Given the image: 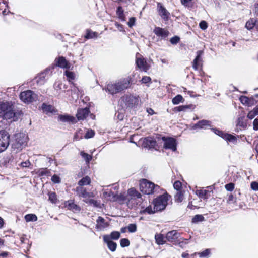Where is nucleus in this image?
I'll use <instances>...</instances> for the list:
<instances>
[{
  "label": "nucleus",
  "instance_id": "09e8293b",
  "mask_svg": "<svg viewBox=\"0 0 258 258\" xmlns=\"http://www.w3.org/2000/svg\"><path fill=\"white\" fill-rule=\"evenodd\" d=\"M192 0H181V4L185 7L190 8L193 6Z\"/></svg>",
  "mask_w": 258,
  "mask_h": 258
},
{
  "label": "nucleus",
  "instance_id": "c03bdc74",
  "mask_svg": "<svg viewBox=\"0 0 258 258\" xmlns=\"http://www.w3.org/2000/svg\"><path fill=\"white\" fill-rule=\"evenodd\" d=\"M128 192L130 196L133 197L140 198L141 195L138 193L135 189L131 188L128 190Z\"/></svg>",
  "mask_w": 258,
  "mask_h": 258
},
{
  "label": "nucleus",
  "instance_id": "8fccbe9b",
  "mask_svg": "<svg viewBox=\"0 0 258 258\" xmlns=\"http://www.w3.org/2000/svg\"><path fill=\"white\" fill-rule=\"evenodd\" d=\"M240 102L245 105H249V99L248 97L245 96H242L240 97Z\"/></svg>",
  "mask_w": 258,
  "mask_h": 258
},
{
  "label": "nucleus",
  "instance_id": "052dcab7",
  "mask_svg": "<svg viewBox=\"0 0 258 258\" xmlns=\"http://www.w3.org/2000/svg\"><path fill=\"white\" fill-rule=\"evenodd\" d=\"M255 116H256V114L254 110L253 109L248 112L247 117L250 119H252L255 117Z\"/></svg>",
  "mask_w": 258,
  "mask_h": 258
},
{
  "label": "nucleus",
  "instance_id": "5701e85b",
  "mask_svg": "<svg viewBox=\"0 0 258 258\" xmlns=\"http://www.w3.org/2000/svg\"><path fill=\"white\" fill-rule=\"evenodd\" d=\"M65 207L67 208L68 209L71 210L74 212H79L81 210L80 207L75 204L74 201L72 200L67 201L65 203Z\"/></svg>",
  "mask_w": 258,
  "mask_h": 258
},
{
  "label": "nucleus",
  "instance_id": "f3484780",
  "mask_svg": "<svg viewBox=\"0 0 258 258\" xmlns=\"http://www.w3.org/2000/svg\"><path fill=\"white\" fill-rule=\"evenodd\" d=\"M154 33L161 39H165L169 35V31L159 27H155L153 30Z\"/></svg>",
  "mask_w": 258,
  "mask_h": 258
},
{
  "label": "nucleus",
  "instance_id": "774afa93",
  "mask_svg": "<svg viewBox=\"0 0 258 258\" xmlns=\"http://www.w3.org/2000/svg\"><path fill=\"white\" fill-rule=\"evenodd\" d=\"M254 13L255 16H258V3L254 4Z\"/></svg>",
  "mask_w": 258,
  "mask_h": 258
},
{
  "label": "nucleus",
  "instance_id": "412c9836",
  "mask_svg": "<svg viewBox=\"0 0 258 258\" xmlns=\"http://www.w3.org/2000/svg\"><path fill=\"white\" fill-rule=\"evenodd\" d=\"M89 112V109L87 107L78 109L76 115L78 119L84 120L88 115Z\"/></svg>",
  "mask_w": 258,
  "mask_h": 258
},
{
  "label": "nucleus",
  "instance_id": "39448f33",
  "mask_svg": "<svg viewBox=\"0 0 258 258\" xmlns=\"http://www.w3.org/2000/svg\"><path fill=\"white\" fill-rule=\"evenodd\" d=\"M169 198H170V196L166 192L154 199L153 204L154 206L155 210L159 212L164 210L167 206Z\"/></svg>",
  "mask_w": 258,
  "mask_h": 258
},
{
  "label": "nucleus",
  "instance_id": "58836bf2",
  "mask_svg": "<svg viewBox=\"0 0 258 258\" xmlns=\"http://www.w3.org/2000/svg\"><path fill=\"white\" fill-rule=\"evenodd\" d=\"M208 192L207 190H197L196 191V194L199 196V198L203 199H207L206 196Z\"/></svg>",
  "mask_w": 258,
  "mask_h": 258
},
{
  "label": "nucleus",
  "instance_id": "7c9ffc66",
  "mask_svg": "<svg viewBox=\"0 0 258 258\" xmlns=\"http://www.w3.org/2000/svg\"><path fill=\"white\" fill-rule=\"evenodd\" d=\"M116 15H117L118 18L122 21H125V17L124 15V10L122 9V7L121 6H119L117 8L116 10Z\"/></svg>",
  "mask_w": 258,
  "mask_h": 258
},
{
  "label": "nucleus",
  "instance_id": "7ed1b4c3",
  "mask_svg": "<svg viewBox=\"0 0 258 258\" xmlns=\"http://www.w3.org/2000/svg\"><path fill=\"white\" fill-rule=\"evenodd\" d=\"M140 189L143 194L151 195L158 193L160 187L158 185L155 184L146 179H143L140 182Z\"/></svg>",
  "mask_w": 258,
  "mask_h": 258
},
{
  "label": "nucleus",
  "instance_id": "a211bd4d",
  "mask_svg": "<svg viewBox=\"0 0 258 258\" xmlns=\"http://www.w3.org/2000/svg\"><path fill=\"white\" fill-rule=\"evenodd\" d=\"M109 223L105 221L104 218L99 216L96 220V229L102 231L109 226Z\"/></svg>",
  "mask_w": 258,
  "mask_h": 258
},
{
  "label": "nucleus",
  "instance_id": "aec40b11",
  "mask_svg": "<svg viewBox=\"0 0 258 258\" xmlns=\"http://www.w3.org/2000/svg\"><path fill=\"white\" fill-rule=\"evenodd\" d=\"M196 53L197 56L192 62V68L196 71L198 70L200 63L202 62V56L204 52L203 50H198Z\"/></svg>",
  "mask_w": 258,
  "mask_h": 258
},
{
  "label": "nucleus",
  "instance_id": "13d9d810",
  "mask_svg": "<svg viewBox=\"0 0 258 258\" xmlns=\"http://www.w3.org/2000/svg\"><path fill=\"white\" fill-rule=\"evenodd\" d=\"M199 27L202 30H205L208 27L207 23L205 21H202L199 24Z\"/></svg>",
  "mask_w": 258,
  "mask_h": 258
},
{
  "label": "nucleus",
  "instance_id": "864d4df0",
  "mask_svg": "<svg viewBox=\"0 0 258 258\" xmlns=\"http://www.w3.org/2000/svg\"><path fill=\"white\" fill-rule=\"evenodd\" d=\"M180 41V38L177 36H175L171 38L170 40V43L173 45L177 44Z\"/></svg>",
  "mask_w": 258,
  "mask_h": 258
},
{
  "label": "nucleus",
  "instance_id": "473e14b6",
  "mask_svg": "<svg viewBox=\"0 0 258 258\" xmlns=\"http://www.w3.org/2000/svg\"><path fill=\"white\" fill-rule=\"evenodd\" d=\"M256 20L254 19H250L245 24V27L249 30L252 29L256 25Z\"/></svg>",
  "mask_w": 258,
  "mask_h": 258
},
{
  "label": "nucleus",
  "instance_id": "2f4dec72",
  "mask_svg": "<svg viewBox=\"0 0 258 258\" xmlns=\"http://www.w3.org/2000/svg\"><path fill=\"white\" fill-rule=\"evenodd\" d=\"M91 183V179L90 178L86 176L83 178H82L79 182H78V185L82 187L84 185H87L90 184Z\"/></svg>",
  "mask_w": 258,
  "mask_h": 258
},
{
  "label": "nucleus",
  "instance_id": "b1692460",
  "mask_svg": "<svg viewBox=\"0 0 258 258\" xmlns=\"http://www.w3.org/2000/svg\"><path fill=\"white\" fill-rule=\"evenodd\" d=\"M76 192L80 197L87 198L91 197V194L87 192L86 189L83 187H77L76 188Z\"/></svg>",
  "mask_w": 258,
  "mask_h": 258
},
{
  "label": "nucleus",
  "instance_id": "f704fd0d",
  "mask_svg": "<svg viewBox=\"0 0 258 258\" xmlns=\"http://www.w3.org/2000/svg\"><path fill=\"white\" fill-rule=\"evenodd\" d=\"M157 212V211L155 210L154 207L153 208V209H152V206L149 205L148 207H147L145 209L141 210L140 211V213L142 214L146 213H147L148 214H152Z\"/></svg>",
  "mask_w": 258,
  "mask_h": 258
},
{
  "label": "nucleus",
  "instance_id": "49530a36",
  "mask_svg": "<svg viewBox=\"0 0 258 258\" xmlns=\"http://www.w3.org/2000/svg\"><path fill=\"white\" fill-rule=\"evenodd\" d=\"M65 75L67 78V79L69 80V81H71V80H74L75 78L74 73L72 72H70L69 71H66Z\"/></svg>",
  "mask_w": 258,
  "mask_h": 258
},
{
  "label": "nucleus",
  "instance_id": "bb28decb",
  "mask_svg": "<svg viewBox=\"0 0 258 258\" xmlns=\"http://www.w3.org/2000/svg\"><path fill=\"white\" fill-rule=\"evenodd\" d=\"M104 242L107 244L108 248L112 252H114L116 250L117 247V244L112 240H109L108 238H103Z\"/></svg>",
  "mask_w": 258,
  "mask_h": 258
},
{
  "label": "nucleus",
  "instance_id": "6ab92c4d",
  "mask_svg": "<svg viewBox=\"0 0 258 258\" xmlns=\"http://www.w3.org/2000/svg\"><path fill=\"white\" fill-rule=\"evenodd\" d=\"M50 71V69H46L45 70L40 73L37 77L35 78V81L37 83L38 85H43L46 80V74L48 73Z\"/></svg>",
  "mask_w": 258,
  "mask_h": 258
},
{
  "label": "nucleus",
  "instance_id": "a878e982",
  "mask_svg": "<svg viewBox=\"0 0 258 258\" xmlns=\"http://www.w3.org/2000/svg\"><path fill=\"white\" fill-rule=\"evenodd\" d=\"M195 107V105L193 104L180 105L175 107L174 108V111L177 112L186 111L188 109L194 110Z\"/></svg>",
  "mask_w": 258,
  "mask_h": 258
},
{
  "label": "nucleus",
  "instance_id": "f257e3e1",
  "mask_svg": "<svg viewBox=\"0 0 258 258\" xmlns=\"http://www.w3.org/2000/svg\"><path fill=\"white\" fill-rule=\"evenodd\" d=\"M133 82V78L131 76H128L114 83L108 84L105 90L112 95L122 92L130 88Z\"/></svg>",
  "mask_w": 258,
  "mask_h": 258
},
{
  "label": "nucleus",
  "instance_id": "f8f14e48",
  "mask_svg": "<svg viewBox=\"0 0 258 258\" xmlns=\"http://www.w3.org/2000/svg\"><path fill=\"white\" fill-rule=\"evenodd\" d=\"M212 127V122L207 120L203 119L199 121L197 123L194 124L191 128L193 130L196 129H204L206 130L208 127Z\"/></svg>",
  "mask_w": 258,
  "mask_h": 258
},
{
  "label": "nucleus",
  "instance_id": "423d86ee",
  "mask_svg": "<svg viewBox=\"0 0 258 258\" xmlns=\"http://www.w3.org/2000/svg\"><path fill=\"white\" fill-rule=\"evenodd\" d=\"M10 134L6 130L0 131V153L5 151L10 144Z\"/></svg>",
  "mask_w": 258,
  "mask_h": 258
},
{
  "label": "nucleus",
  "instance_id": "e433bc0d",
  "mask_svg": "<svg viewBox=\"0 0 258 258\" xmlns=\"http://www.w3.org/2000/svg\"><path fill=\"white\" fill-rule=\"evenodd\" d=\"M184 101L183 98L181 95L178 94L175 96L172 100V102L173 104H178L180 102H183Z\"/></svg>",
  "mask_w": 258,
  "mask_h": 258
},
{
  "label": "nucleus",
  "instance_id": "f03ea898",
  "mask_svg": "<svg viewBox=\"0 0 258 258\" xmlns=\"http://www.w3.org/2000/svg\"><path fill=\"white\" fill-rule=\"evenodd\" d=\"M14 106L11 102H0V110L3 119L6 120L12 119L15 121L18 120V116L16 112L13 109Z\"/></svg>",
  "mask_w": 258,
  "mask_h": 258
},
{
  "label": "nucleus",
  "instance_id": "338daca9",
  "mask_svg": "<svg viewBox=\"0 0 258 258\" xmlns=\"http://www.w3.org/2000/svg\"><path fill=\"white\" fill-rule=\"evenodd\" d=\"M253 130H258V119L256 118L253 122Z\"/></svg>",
  "mask_w": 258,
  "mask_h": 258
},
{
  "label": "nucleus",
  "instance_id": "680f3d73",
  "mask_svg": "<svg viewBox=\"0 0 258 258\" xmlns=\"http://www.w3.org/2000/svg\"><path fill=\"white\" fill-rule=\"evenodd\" d=\"M151 78L149 76H144L141 80L142 83L143 84H146L151 82Z\"/></svg>",
  "mask_w": 258,
  "mask_h": 258
},
{
  "label": "nucleus",
  "instance_id": "72a5a7b5",
  "mask_svg": "<svg viewBox=\"0 0 258 258\" xmlns=\"http://www.w3.org/2000/svg\"><path fill=\"white\" fill-rule=\"evenodd\" d=\"M156 242L158 245H163L165 243L164 240V236L162 234H156L155 235Z\"/></svg>",
  "mask_w": 258,
  "mask_h": 258
},
{
  "label": "nucleus",
  "instance_id": "ddd939ff",
  "mask_svg": "<svg viewBox=\"0 0 258 258\" xmlns=\"http://www.w3.org/2000/svg\"><path fill=\"white\" fill-rule=\"evenodd\" d=\"M236 125L237 127H239L240 130L245 129L247 127V119L244 112H241L238 115Z\"/></svg>",
  "mask_w": 258,
  "mask_h": 258
},
{
  "label": "nucleus",
  "instance_id": "393cba45",
  "mask_svg": "<svg viewBox=\"0 0 258 258\" xmlns=\"http://www.w3.org/2000/svg\"><path fill=\"white\" fill-rule=\"evenodd\" d=\"M59 119L63 122H71L72 124L76 123V119L74 117L68 115H60Z\"/></svg>",
  "mask_w": 258,
  "mask_h": 258
},
{
  "label": "nucleus",
  "instance_id": "c85d7f7f",
  "mask_svg": "<svg viewBox=\"0 0 258 258\" xmlns=\"http://www.w3.org/2000/svg\"><path fill=\"white\" fill-rule=\"evenodd\" d=\"M41 108L43 112L46 114L52 113L54 111V107L52 105H47L45 103L42 104Z\"/></svg>",
  "mask_w": 258,
  "mask_h": 258
},
{
  "label": "nucleus",
  "instance_id": "4c0bfd02",
  "mask_svg": "<svg viewBox=\"0 0 258 258\" xmlns=\"http://www.w3.org/2000/svg\"><path fill=\"white\" fill-rule=\"evenodd\" d=\"M25 219L27 222L36 221L37 217L33 214H28L25 216Z\"/></svg>",
  "mask_w": 258,
  "mask_h": 258
},
{
  "label": "nucleus",
  "instance_id": "e2e57ef3",
  "mask_svg": "<svg viewBox=\"0 0 258 258\" xmlns=\"http://www.w3.org/2000/svg\"><path fill=\"white\" fill-rule=\"evenodd\" d=\"M251 188L252 190L254 191L258 190V182L255 181H253L251 183Z\"/></svg>",
  "mask_w": 258,
  "mask_h": 258
},
{
  "label": "nucleus",
  "instance_id": "c756f323",
  "mask_svg": "<svg viewBox=\"0 0 258 258\" xmlns=\"http://www.w3.org/2000/svg\"><path fill=\"white\" fill-rule=\"evenodd\" d=\"M98 33L96 32H93L91 30L87 29L86 30V35H85V38L87 39L95 38L98 37Z\"/></svg>",
  "mask_w": 258,
  "mask_h": 258
},
{
  "label": "nucleus",
  "instance_id": "bf43d9fd",
  "mask_svg": "<svg viewBox=\"0 0 258 258\" xmlns=\"http://www.w3.org/2000/svg\"><path fill=\"white\" fill-rule=\"evenodd\" d=\"M85 202L86 203H89V204L93 205L94 207H99V204L98 203L97 201L94 200V199H90L88 201H85Z\"/></svg>",
  "mask_w": 258,
  "mask_h": 258
},
{
  "label": "nucleus",
  "instance_id": "ea45409f",
  "mask_svg": "<svg viewBox=\"0 0 258 258\" xmlns=\"http://www.w3.org/2000/svg\"><path fill=\"white\" fill-rule=\"evenodd\" d=\"M210 253V250L209 249H206L201 252H199L198 254L201 258H208Z\"/></svg>",
  "mask_w": 258,
  "mask_h": 258
},
{
  "label": "nucleus",
  "instance_id": "6e6552de",
  "mask_svg": "<svg viewBox=\"0 0 258 258\" xmlns=\"http://www.w3.org/2000/svg\"><path fill=\"white\" fill-rule=\"evenodd\" d=\"M19 96L21 101L25 103H31L37 99V95L29 90L22 92Z\"/></svg>",
  "mask_w": 258,
  "mask_h": 258
},
{
  "label": "nucleus",
  "instance_id": "4be33fe9",
  "mask_svg": "<svg viewBox=\"0 0 258 258\" xmlns=\"http://www.w3.org/2000/svg\"><path fill=\"white\" fill-rule=\"evenodd\" d=\"M136 63L138 67L143 71L147 72L149 69V66L143 58H137Z\"/></svg>",
  "mask_w": 258,
  "mask_h": 258
},
{
  "label": "nucleus",
  "instance_id": "3c124183",
  "mask_svg": "<svg viewBox=\"0 0 258 258\" xmlns=\"http://www.w3.org/2000/svg\"><path fill=\"white\" fill-rule=\"evenodd\" d=\"M173 186L175 189L177 190V191H181V188L182 187V184L179 181H176L174 184Z\"/></svg>",
  "mask_w": 258,
  "mask_h": 258
},
{
  "label": "nucleus",
  "instance_id": "dca6fc26",
  "mask_svg": "<svg viewBox=\"0 0 258 258\" xmlns=\"http://www.w3.org/2000/svg\"><path fill=\"white\" fill-rule=\"evenodd\" d=\"M56 66L62 69H69L70 68V63L63 56H59L55 59Z\"/></svg>",
  "mask_w": 258,
  "mask_h": 258
},
{
  "label": "nucleus",
  "instance_id": "5fc2aeb1",
  "mask_svg": "<svg viewBox=\"0 0 258 258\" xmlns=\"http://www.w3.org/2000/svg\"><path fill=\"white\" fill-rule=\"evenodd\" d=\"M94 135H95V133H94V131L90 130H88L86 132L84 137L86 139H89V138H92L94 136Z\"/></svg>",
  "mask_w": 258,
  "mask_h": 258
},
{
  "label": "nucleus",
  "instance_id": "a18cd8bd",
  "mask_svg": "<svg viewBox=\"0 0 258 258\" xmlns=\"http://www.w3.org/2000/svg\"><path fill=\"white\" fill-rule=\"evenodd\" d=\"M49 200L52 203H55L57 201V197L55 192L49 193Z\"/></svg>",
  "mask_w": 258,
  "mask_h": 258
},
{
  "label": "nucleus",
  "instance_id": "4468645a",
  "mask_svg": "<svg viewBox=\"0 0 258 258\" xmlns=\"http://www.w3.org/2000/svg\"><path fill=\"white\" fill-rule=\"evenodd\" d=\"M180 236V233L176 230H172L166 234V238L170 242H178V239Z\"/></svg>",
  "mask_w": 258,
  "mask_h": 258
},
{
  "label": "nucleus",
  "instance_id": "c9c22d12",
  "mask_svg": "<svg viewBox=\"0 0 258 258\" xmlns=\"http://www.w3.org/2000/svg\"><path fill=\"white\" fill-rule=\"evenodd\" d=\"M184 199V196L181 191H177L176 194L174 196V200L176 203H181L182 202Z\"/></svg>",
  "mask_w": 258,
  "mask_h": 258
},
{
  "label": "nucleus",
  "instance_id": "9d476101",
  "mask_svg": "<svg viewBox=\"0 0 258 258\" xmlns=\"http://www.w3.org/2000/svg\"><path fill=\"white\" fill-rule=\"evenodd\" d=\"M211 130L217 135L221 137L227 142L234 143L237 141V138L233 135L225 133L216 128H211Z\"/></svg>",
  "mask_w": 258,
  "mask_h": 258
},
{
  "label": "nucleus",
  "instance_id": "603ef678",
  "mask_svg": "<svg viewBox=\"0 0 258 258\" xmlns=\"http://www.w3.org/2000/svg\"><path fill=\"white\" fill-rule=\"evenodd\" d=\"M81 155L82 156L83 158H84V159L87 161V162H89L90 160H91L92 159V157L91 155H89L87 153H86L84 152H81Z\"/></svg>",
  "mask_w": 258,
  "mask_h": 258
},
{
  "label": "nucleus",
  "instance_id": "4d7b16f0",
  "mask_svg": "<svg viewBox=\"0 0 258 258\" xmlns=\"http://www.w3.org/2000/svg\"><path fill=\"white\" fill-rule=\"evenodd\" d=\"M225 189L228 191H232L234 189V184L233 183H229L225 185Z\"/></svg>",
  "mask_w": 258,
  "mask_h": 258
},
{
  "label": "nucleus",
  "instance_id": "9b49d317",
  "mask_svg": "<svg viewBox=\"0 0 258 258\" xmlns=\"http://www.w3.org/2000/svg\"><path fill=\"white\" fill-rule=\"evenodd\" d=\"M157 8L158 14L160 17L165 21L168 20L170 18V14L163 5L160 3H158Z\"/></svg>",
  "mask_w": 258,
  "mask_h": 258
},
{
  "label": "nucleus",
  "instance_id": "0e129e2a",
  "mask_svg": "<svg viewBox=\"0 0 258 258\" xmlns=\"http://www.w3.org/2000/svg\"><path fill=\"white\" fill-rule=\"evenodd\" d=\"M136 19L135 17H131L130 18L129 21L127 23L128 26L130 27H132L135 25Z\"/></svg>",
  "mask_w": 258,
  "mask_h": 258
},
{
  "label": "nucleus",
  "instance_id": "cd10ccee",
  "mask_svg": "<svg viewBox=\"0 0 258 258\" xmlns=\"http://www.w3.org/2000/svg\"><path fill=\"white\" fill-rule=\"evenodd\" d=\"M120 237V233L118 231H114L111 232L110 235H104L103 236V238H108L109 240H118Z\"/></svg>",
  "mask_w": 258,
  "mask_h": 258
},
{
  "label": "nucleus",
  "instance_id": "0eeeda50",
  "mask_svg": "<svg viewBox=\"0 0 258 258\" xmlns=\"http://www.w3.org/2000/svg\"><path fill=\"white\" fill-rule=\"evenodd\" d=\"M162 140L164 142L163 148L165 149L171 150L173 152L177 150V143L176 140L172 137L163 136Z\"/></svg>",
  "mask_w": 258,
  "mask_h": 258
},
{
  "label": "nucleus",
  "instance_id": "69168bd1",
  "mask_svg": "<svg viewBox=\"0 0 258 258\" xmlns=\"http://www.w3.org/2000/svg\"><path fill=\"white\" fill-rule=\"evenodd\" d=\"M30 165V162L29 160H27L24 162H22L21 163V166L23 167H28Z\"/></svg>",
  "mask_w": 258,
  "mask_h": 258
},
{
  "label": "nucleus",
  "instance_id": "20e7f679",
  "mask_svg": "<svg viewBox=\"0 0 258 258\" xmlns=\"http://www.w3.org/2000/svg\"><path fill=\"white\" fill-rule=\"evenodd\" d=\"M27 142V137L23 133H18L15 135L11 147L12 151L15 153L21 151L25 146Z\"/></svg>",
  "mask_w": 258,
  "mask_h": 258
},
{
  "label": "nucleus",
  "instance_id": "79ce46f5",
  "mask_svg": "<svg viewBox=\"0 0 258 258\" xmlns=\"http://www.w3.org/2000/svg\"><path fill=\"white\" fill-rule=\"evenodd\" d=\"M38 174L40 176H49L50 172L47 168H42L39 170Z\"/></svg>",
  "mask_w": 258,
  "mask_h": 258
},
{
  "label": "nucleus",
  "instance_id": "a19ab883",
  "mask_svg": "<svg viewBox=\"0 0 258 258\" xmlns=\"http://www.w3.org/2000/svg\"><path fill=\"white\" fill-rule=\"evenodd\" d=\"M204 220V217L202 215L197 214L192 219V222L193 223H197L199 222H202Z\"/></svg>",
  "mask_w": 258,
  "mask_h": 258
},
{
  "label": "nucleus",
  "instance_id": "2eb2a0df",
  "mask_svg": "<svg viewBox=\"0 0 258 258\" xmlns=\"http://www.w3.org/2000/svg\"><path fill=\"white\" fill-rule=\"evenodd\" d=\"M156 141L155 139L151 137H148L144 138L142 142V146L145 148L151 149L156 146Z\"/></svg>",
  "mask_w": 258,
  "mask_h": 258
},
{
  "label": "nucleus",
  "instance_id": "1a4fd4ad",
  "mask_svg": "<svg viewBox=\"0 0 258 258\" xmlns=\"http://www.w3.org/2000/svg\"><path fill=\"white\" fill-rule=\"evenodd\" d=\"M126 108H132L137 106L139 102L138 97L133 95H125L121 97Z\"/></svg>",
  "mask_w": 258,
  "mask_h": 258
},
{
  "label": "nucleus",
  "instance_id": "37998d69",
  "mask_svg": "<svg viewBox=\"0 0 258 258\" xmlns=\"http://www.w3.org/2000/svg\"><path fill=\"white\" fill-rule=\"evenodd\" d=\"M120 244L121 247H125L130 245V242L127 238H122L120 240Z\"/></svg>",
  "mask_w": 258,
  "mask_h": 258
},
{
  "label": "nucleus",
  "instance_id": "6e6d98bb",
  "mask_svg": "<svg viewBox=\"0 0 258 258\" xmlns=\"http://www.w3.org/2000/svg\"><path fill=\"white\" fill-rule=\"evenodd\" d=\"M51 181L54 183H59L60 182V177L56 174L53 175L51 177Z\"/></svg>",
  "mask_w": 258,
  "mask_h": 258
},
{
  "label": "nucleus",
  "instance_id": "de8ad7c7",
  "mask_svg": "<svg viewBox=\"0 0 258 258\" xmlns=\"http://www.w3.org/2000/svg\"><path fill=\"white\" fill-rule=\"evenodd\" d=\"M127 228L129 232L134 233L137 231V225L136 224H130Z\"/></svg>",
  "mask_w": 258,
  "mask_h": 258
}]
</instances>
